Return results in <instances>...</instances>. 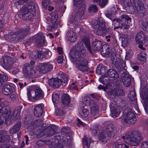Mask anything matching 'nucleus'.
Listing matches in <instances>:
<instances>
[{
    "label": "nucleus",
    "instance_id": "nucleus-16",
    "mask_svg": "<svg viewBox=\"0 0 148 148\" xmlns=\"http://www.w3.org/2000/svg\"><path fill=\"white\" fill-rule=\"evenodd\" d=\"M110 108L112 116L114 118L118 116L121 112L120 107L115 103H111L110 105Z\"/></svg>",
    "mask_w": 148,
    "mask_h": 148
},
{
    "label": "nucleus",
    "instance_id": "nucleus-40",
    "mask_svg": "<svg viewBox=\"0 0 148 148\" xmlns=\"http://www.w3.org/2000/svg\"><path fill=\"white\" fill-rule=\"evenodd\" d=\"M21 126L20 122H18L14 125L12 128L10 130V132L11 134L15 133L18 131Z\"/></svg>",
    "mask_w": 148,
    "mask_h": 148
},
{
    "label": "nucleus",
    "instance_id": "nucleus-30",
    "mask_svg": "<svg viewBox=\"0 0 148 148\" xmlns=\"http://www.w3.org/2000/svg\"><path fill=\"white\" fill-rule=\"evenodd\" d=\"M108 71L107 67L102 64H99L96 69V73L99 75L104 74Z\"/></svg>",
    "mask_w": 148,
    "mask_h": 148
},
{
    "label": "nucleus",
    "instance_id": "nucleus-33",
    "mask_svg": "<svg viewBox=\"0 0 148 148\" xmlns=\"http://www.w3.org/2000/svg\"><path fill=\"white\" fill-rule=\"evenodd\" d=\"M36 44L38 47L43 46L45 43V39L42 36L38 35L37 36L36 40Z\"/></svg>",
    "mask_w": 148,
    "mask_h": 148
},
{
    "label": "nucleus",
    "instance_id": "nucleus-21",
    "mask_svg": "<svg viewBox=\"0 0 148 148\" xmlns=\"http://www.w3.org/2000/svg\"><path fill=\"white\" fill-rule=\"evenodd\" d=\"M85 8L84 4L81 5V6L76 11V12L72 13L74 16L77 18V19L80 21L82 17L84 14V11Z\"/></svg>",
    "mask_w": 148,
    "mask_h": 148
},
{
    "label": "nucleus",
    "instance_id": "nucleus-61",
    "mask_svg": "<svg viewBox=\"0 0 148 148\" xmlns=\"http://www.w3.org/2000/svg\"><path fill=\"white\" fill-rule=\"evenodd\" d=\"M34 40V37H31L29 39H27V40L24 42V44L25 45H29L30 43L31 42Z\"/></svg>",
    "mask_w": 148,
    "mask_h": 148
},
{
    "label": "nucleus",
    "instance_id": "nucleus-25",
    "mask_svg": "<svg viewBox=\"0 0 148 148\" xmlns=\"http://www.w3.org/2000/svg\"><path fill=\"white\" fill-rule=\"evenodd\" d=\"M13 58L9 56H5L2 59V62L3 64V65L6 68H9L13 63Z\"/></svg>",
    "mask_w": 148,
    "mask_h": 148
},
{
    "label": "nucleus",
    "instance_id": "nucleus-2",
    "mask_svg": "<svg viewBox=\"0 0 148 148\" xmlns=\"http://www.w3.org/2000/svg\"><path fill=\"white\" fill-rule=\"evenodd\" d=\"M117 128L114 125H108L105 130L102 131L100 133L99 138L102 142L106 143L108 139V137H113L117 133Z\"/></svg>",
    "mask_w": 148,
    "mask_h": 148
},
{
    "label": "nucleus",
    "instance_id": "nucleus-27",
    "mask_svg": "<svg viewBox=\"0 0 148 148\" xmlns=\"http://www.w3.org/2000/svg\"><path fill=\"white\" fill-rule=\"evenodd\" d=\"M66 38L69 41L71 42H73L76 40L75 33L71 30H69L67 32Z\"/></svg>",
    "mask_w": 148,
    "mask_h": 148
},
{
    "label": "nucleus",
    "instance_id": "nucleus-47",
    "mask_svg": "<svg viewBox=\"0 0 148 148\" xmlns=\"http://www.w3.org/2000/svg\"><path fill=\"white\" fill-rule=\"evenodd\" d=\"M99 80L105 85H107L109 82V79L106 75H102L99 78Z\"/></svg>",
    "mask_w": 148,
    "mask_h": 148
},
{
    "label": "nucleus",
    "instance_id": "nucleus-35",
    "mask_svg": "<svg viewBox=\"0 0 148 148\" xmlns=\"http://www.w3.org/2000/svg\"><path fill=\"white\" fill-rule=\"evenodd\" d=\"M62 101L64 106H68L70 102V99L69 95L67 94H64L62 98Z\"/></svg>",
    "mask_w": 148,
    "mask_h": 148
},
{
    "label": "nucleus",
    "instance_id": "nucleus-44",
    "mask_svg": "<svg viewBox=\"0 0 148 148\" xmlns=\"http://www.w3.org/2000/svg\"><path fill=\"white\" fill-rule=\"evenodd\" d=\"M112 147L114 148H129V147L128 145H127L125 144H121L119 143H113L112 144Z\"/></svg>",
    "mask_w": 148,
    "mask_h": 148
},
{
    "label": "nucleus",
    "instance_id": "nucleus-54",
    "mask_svg": "<svg viewBox=\"0 0 148 148\" xmlns=\"http://www.w3.org/2000/svg\"><path fill=\"white\" fill-rule=\"evenodd\" d=\"M10 140V137L8 136H3L0 138V142L3 143L7 142Z\"/></svg>",
    "mask_w": 148,
    "mask_h": 148
},
{
    "label": "nucleus",
    "instance_id": "nucleus-58",
    "mask_svg": "<svg viewBox=\"0 0 148 148\" xmlns=\"http://www.w3.org/2000/svg\"><path fill=\"white\" fill-rule=\"evenodd\" d=\"M90 99L89 97H86L84 99V103L86 105H90L91 103H90Z\"/></svg>",
    "mask_w": 148,
    "mask_h": 148
},
{
    "label": "nucleus",
    "instance_id": "nucleus-34",
    "mask_svg": "<svg viewBox=\"0 0 148 148\" xmlns=\"http://www.w3.org/2000/svg\"><path fill=\"white\" fill-rule=\"evenodd\" d=\"M107 73V75L110 77L114 79V78H118L119 77V75L116 71H114L113 69L108 70Z\"/></svg>",
    "mask_w": 148,
    "mask_h": 148
},
{
    "label": "nucleus",
    "instance_id": "nucleus-14",
    "mask_svg": "<svg viewBox=\"0 0 148 148\" xmlns=\"http://www.w3.org/2000/svg\"><path fill=\"white\" fill-rule=\"evenodd\" d=\"M56 132L53 130V128L51 126H48L43 132L41 131L38 133L36 136L37 138L43 137L45 138L47 137L50 136L55 135Z\"/></svg>",
    "mask_w": 148,
    "mask_h": 148
},
{
    "label": "nucleus",
    "instance_id": "nucleus-15",
    "mask_svg": "<svg viewBox=\"0 0 148 148\" xmlns=\"http://www.w3.org/2000/svg\"><path fill=\"white\" fill-rule=\"evenodd\" d=\"M134 6L138 13L139 17L144 16L145 13V10L144 4L139 0H134Z\"/></svg>",
    "mask_w": 148,
    "mask_h": 148
},
{
    "label": "nucleus",
    "instance_id": "nucleus-64",
    "mask_svg": "<svg viewBox=\"0 0 148 148\" xmlns=\"http://www.w3.org/2000/svg\"><path fill=\"white\" fill-rule=\"evenodd\" d=\"M141 148H148V142L145 141L141 143Z\"/></svg>",
    "mask_w": 148,
    "mask_h": 148
},
{
    "label": "nucleus",
    "instance_id": "nucleus-42",
    "mask_svg": "<svg viewBox=\"0 0 148 148\" xmlns=\"http://www.w3.org/2000/svg\"><path fill=\"white\" fill-rule=\"evenodd\" d=\"M128 97L130 100L132 101H135L136 103V94L135 91L130 92L128 94Z\"/></svg>",
    "mask_w": 148,
    "mask_h": 148
},
{
    "label": "nucleus",
    "instance_id": "nucleus-52",
    "mask_svg": "<svg viewBox=\"0 0 148 148\" xmlns=\"http://www.w3.org/2000/svg\"><path fill=\"white\" fill-rule=\"evenodd\" d=\"M129 38L126 36H124L121 38V43L123 46H127L128 43Z\"/></svg>",
    "mask_w": 148,
    "mask_h": 148
},
{
    "label": "nucleus",
    "instance_id": "nucleus-3",
    "mask_svg": "<svg viewBox=\"0 0 148 148\" xmlns=\"http://www.w3.org/2000/svg\"><path fill=\"white\" fill-rule=\"evenodd\" d=\"M123 116L121 119V121L124 125H133L136 122L137 119L135 112L132 109L126 108L123 112Z\"/></svg>",
    "mask_w": 148,
    "mask_h": 148
},
{
    "label": "nucleus",
    "instance_id": "nucleus-37",
    "mask_svg": "<svg viewBox=\"0 0 148 148\" xmlns=\"http://www.w3.org/2000/svg\"><path fill=\"white\" fill-rule=\"evenodd\" d=\"M79 22L80 21L77 19V18L74 16L73 14H72L69 20V22L72 24L73 27H75L77 26Z\"/></svg>",
    "mask_w": 148,
    "mask_h": 148
},
{
    "label": "nucleus",
    "instance_id": "nucleus-63",
    "mask_svg": "<svg viewBox=\"0 0 148 148\" xmlns=\"http://www.w3.org/2000/svg\"><path fill=\"white\" fill-rule=\"evenodd\" d=\"M133 55V51L130 49L126 53V56L128 58H130Z\"/></svg>",
    "mask_w": 148,
    "mask_h": 148
},
{
    "label": "nucleus",
    "instance_id": "nucleus-7",
    "mask_svg": "<svg viewBox=\"0 0 148 148\" xmlns=\"http://www.w3.org/2000/svg\"><path fill=\"white\" fill-rule=\"evenodd\" d=\"M82 56H79L78 58H73L74 61H71L75 62L77 65L78 69L83 71L85 72L88 70V62L87 60Z\"/></svg>",
    "mask_w": 148,
    "mask_h": 148
},
{
    "label": "nucleus",
    "instance_id": "nucleus-45",
    "mask_svg": "<svg viewBox=\"0 0 148 148\" xmlns=\"http://www.w3.org/2000/svg\"><path fill=\"white\" fill-rule=\"evenodd\" d=\"M89 112L88 109L83 108L82 111L79 112L80 116L83 118L87 117L89 114Z\"/></svg>",
    "mask_w": 148,
    "mask_h": 148
},
{
    "label": "nucleus",
    "instance_id": "nucleus-53",
    "mask_svg": "<svg viewBox=\"0 0 148 148\" xmlns=\"http://www.w3.org/2000/svg\"><path fill=\"white\" fill-rule=\"evenodd\" d=\"M49 18H51V22H53L55 20H56L58 18V16L56 13H52L49 15Z\"/></svg>",
    "mask_w": 148,
    "mask_h": 148
},
{
    "label": "nucleus",
    "instance_id": "nucleus-13",
    "mask_svg": "<svg viewBox=\"0 0 148 148\" xmlns=\"http://www.w3.org/2000/svg\"><path fill=\"white\" fill-rule=\"evenodd\" d=\"M35 9V3L32 1L29 2L24 5L21 9L22 17H25L31 12H34Z\"/></svg>",
    "mask_w": 148,
    "mask_h": 148
},
{
    "label": "nucleus",
    "instance_id": "nucleus-57",
    "mask_svg": "<svg viewBox=\"0 0 148 148\" xmlns=\"http://www.w3.org/2000/svg\"><path fill=\"white\" fill-rule=\"evenodd\" d=\"M55 114L58 116H62L64 114V112L63 110L58 109L56 110Z\"/></svg>",
    "mask_w": 148,
    "mask_h": 148
},
{
    "label": "nucleus",
    "instance_id": "nucleus-48",
    "mask_svg": "<svg viewBox=\"0 0 148 148\" xmlns=\"http://www.w3.org/2000/svg\"><path fill=\"white\" fill-rule=\"evenodd\" d=\"M112 94L115 96H123L124 93L122 89L119 88L114 89L112 92Z\"/></svg>",
    "mask_w": 148,
    "mask_h": 148
},
{
    "label": "nucleus",
    "instance_id": "nucleus-36",
    "mask_svg": "<svg viewBox=\"0 0 148 148\" xmlns=\"http://www.w3.org/2000/svg\"><path fill=\"white\" fill-rule=\"evenodd\" d=\"M33 69L32 66L27 63L25 64L24 65L23 71L24 73L27 75H29L32 71Z\"/></svg>",
    "mask_w": 148,
    "mask_h": 148
},
{
    "label": "nucleus",
    "instance_id": "nucleus-26",
    "mask_svg": "<svg viewBox=\"0 0 148 148\" xmlns=\"http://www.w3.org/2000/svg\"><path fill=\"white\" fill-rule=\"evenodd\" d=\"M91 138L88 136H84L83 139V143L84 145H85L88 147H93L92 146L94 144H96L97 142V141H92Z\"/></svg>",
    "mask_w": 148,
    "mask_h": 148
},
{
    "label": "nucleus",
    "instance_id": "nucleus-8",
    "mask_svg": "<svg viewBox=\"0 0 148 148\" xmlns=\"http://www.w3.org/2000/svg\"><path fill=\"white\" fill-rule=\"evenodd\" d=\"M32 88L34 89L35 92V95L33 96L31 94V90L27 88V95L28 99L29 100H31L32 98L35 100L42 99L43 97L44 93L41 89L38 87L35 86H31Z\"/></svg>",
    "mask_w": 148,
    "mask_h": 148
},
{
    "label": "nucleus",
    "instance_id": "nucleus-59",
    "mask_svg": "<svg viewBox=\"0 0 148 148\" xmlns=\"http://www.w3.org/2000/svg\"><path fill=\"white\" fill-rule=\"evenodd\" d=\"M50 3V1L49 0H43L42 3L43 6L45 8H46Z\"/></svg>",
    "mask_w": 148,
    "mask_h": 148
},
{
    "label": "nucleus",
    "instance_id": "nucleus-28",
    "mask_svg": "<svg viewBox=\"0 0 148 148\" xmlns=\"http://www.w3.org/2000/svg\"><path fill=\"white\" fill-rule=\"evenodd\" d=\"M102 43L101 41L95 39L92 44V49L95 51H99L102 47Z\"/></svg>",
    "mask_w": 148,
    "mask_h": 148
},
{
    "label": "nucleus",
    "instance_id": "nucleus-41",
    "mask_svg": "<svg viewBox=\"0 0 148 148\" xmlns=\"http://www.w3.org/2000/svg\"><path fill=\"white\" fill-rule=\"evenodd\" d=\"M146 54L144 51H142L137 55V58L139 61L141 62H144L146 61Z\"/></svg>",
    "mask_w": 148,
    "mask_h": 148
},
{
    "label": "nucleus",
    "instance_id": "nucleus-43",
    "mask_svg": "<svg viewBox=\"0 0 148 148\" xmlns=\"http://www.w3.org/2000/svg\"><path fill=\"white\" fill-rule=\"evenodd\" d=\"M8 101L4 100L3 99H0V110H1L3 109H5V108L8 107L7 106L8 104Z\"/></svg>",
    "mask_w": 148,
    "mask_h": 148
},
{
    "label": "nucleus",
    "instance_id": "nucleus-12",
    "mask_svg": "<svg viewBox=\"0 0 148 148\" xmlns=\"http://www.w3.org/2000/svg\"><path fill=\"white\" fill-rule=\"evenodd\" d=\"M140 95L144 102L148 104V84L146 81H141Z\"/></svg>",
    "mask_w": 148,
    "mask_h": 148
},
{
    "label": "nucleus",
    "instance_id": "nucleus-62",
    "mask_svg": "<svg viewBox=\"0 0 148 148\" xmlns=\"http://www.w3.org/2000/svg\"><path fill=\"white\" fill-rule=\"evenodd\" d=\"M123 3L125 6H129L131 5V0H123Z\"/></svg>",
    "mask_w": 148,
    "mask_h": 148
},
{
    "label": "nucleus",
    "instance_id": "nucleus-55",
    "mask_svg": "<svg viewBox=\"0 0 148 148\" xmlns=\"http://www.w3.org/2000/svg\"><path fill=\"white\" fill-rule=\"evenodd\" d=\"M73 1L74 5L76 7H78L80 5H82L81 4L83 2L84 0H73Z\"/></svg>",
    "mask_w": 148,
    "mask_h": 148
},
{
    "label": "nucleus",
    "instance_id": "nucleus-24",
    "mask_svg": "<svg viewBox=\"0 0 148 148\" xmlns=\"http://www.w3.org/2000/svg\"><path fill=\"white\" fill-rule=\"evenodd\" d=\"M22 108V107L21 106L18 107L10 116V118L13 121L20 119L21 118L20 113Z\"/></svg>",
    "mask_w": 148,
    "mask_h": 148
},
{
    "label": "nucleus",
    "instance_id": "nucleus-1",
    "mask_svg": "<svg viewBox=\"0 0 148 148\" xmlns=\"http://www.w3.org/2000/svg\"><path fill=\"white\" fill-rule=\"evenodd\" d=\"M141 135L137 131L130 132L126 134L125 136H123L122 138L130 145L136 146L140 143L141 139Z\"/></svg>",
    "mask_w": 148,
    "mask_h": 148
},
{
    "label": "nucleus",
    "instance_id": "nucleus-10",
    "mask_svg": "<svg viewBox=\"0 0 148 148\" xmlns=\"http://www.w3.org/2000/svg\"><path fill=\"white\" fill-rule=\"evenodd\" d=\"M94 28L96 34L98 36H101L103 33L107 32L109 31V29L106 26L104 20L101 18L97 21V24L94 26Z\"/></svg>",
    "mask_w": 148,
    "mask_h": 148
},
{
    "label": "nucleus",
    "instance_id": "nucleus-23",
    "mask_svg": "<svg viewBox=\"0 0 148 148\" xmlns=\"http://www.w3.org/2000/svg\"><path fill=\"white\" fill-rule=\"evenodd\" d=\"M61 81L58 78H52L49 80L48 83L50 86L54 88H58L62 85Z\"/></svg>",
    "mask_w": 148,
    "mask_h": 148
},
{
    "label": "nucleus",
    "instance_id": "nucleus-6",
    "mask_svg": "<svg viewBox=\"0 0 148 148\" xmlns=\"http://www.w3.org/2000/svg\"><path fill=\"white\" fill-rule=\"evenodd\" d=\"M82 42H78L75 47H73L70 53L71 61H74L73 58H78L79 56H83L85 53L86 50Z\"/></svg>",
    "mask_w": 148,
    "mask_h": 148
},
{
    "label": "nucleus",
    "instance_id": "nucleus-11",
    "mask_svg": "<svg viewBox=\"0 0 148 148\" xmlns=\"http://www.w3.org/2000/svg\"><path fill=\"white\" fill-rule=\"evenodd\" d=\"M44 53L40 50L37 51L31 54L30 56L34 59L38 58L39 60L42 61L44 58H49L51 56V52L48 49L46 50Z\"/></svg>",
    "mask_w": 148,
    "mask_h": 148
},
{
    "label": "nucleus",
    "instance_id": "nucleus-31",
    "mask_svg": "<svg viewBox=\"0 0 148 148\" xmlns=\"http://www.w3.org/2000/svg\"><path fill=\"white\" fill-rule=\"evenodd\" d=\"M101 51L103 56H107V55L109 54L112 50L110 49L108 45H104L102 46Z\"/></svg>",
    "mask_w": 148,
    "mask_h": 148
},
{
    "label": "nucleus",
    "instance_id": "nucleus-18",
    "mask_svg": "<svg viewBox=\"0 0 148 148\" xmlns=\"http://www.w3.org/2000/svg\"><path fill=\"white\" fill-rule=\"evenodd\" d=\"M90 107L91 110V114L88 117V119L90 121H92L93 119L96 118V117L94 115H96L98 112V107L97 105L93 102H91L90 104Z\"/></svg>",
    "mask_w": 148,
    "mask_h": 148
},
{
    "label": "nucleus",
    "instance_id": "nucleus-56",
    "mask_svg": "<svg viewBox=\"0 0 148 148\" xmlns=\"http://www.w3.org/2000/svg\"><path fill=\"white\" fill-rule=\"evenodd\" d=\"M108 2V0H101V1H100L99 5L101 8H103L106 6Z\"/></svg>",
    "mask_w": 148,
    "mask_h": 148
},
{
    "label": "nucleus",
    "instance_id": "nucleus-9",
    "mask_svg": "<svg viewBox=\"0 0 148 148\" xmlns=\"http://www.w3.org/2000/svg\"><path fill=\"white\" fill-rule=\"evenodd\" d=\"M111 60L118 72H120L123 71V73L127 72L126 71L127 67L125 66V64L123 60L114 56L111 58Z\"/></svg>",
    "mask_w": 148,
    "mask_h": 148
},
{
    "label": "nucleus",
    "instance_id": "nucleus-49",
    "mask_svg": "<svg viewBox=\"0 0 148 148\" xmlns=\"http://www.w3.org/2000/svg\"><path fill=\"white\" fill-rule=\"evenodd\" d=\"M52 100L54 103H57L60 101V97L57 93H54L52 96Z\"/></svg>",
    "mask_w": 148,
    "mask_h": 148
},
{
    "label": "nucleus",
    "instance_id": "nucleus-20",
    "mask_svg": "<svg viewBox=\"0 0 148 148\" xmlns=\"http://www.w3.org/2000/svg\"><path fill=\"white\" fill-rule=\"evenodd\" d=\"M14 91V87L8 84H6L2 88L3 94L6 96L13 94Z\"/></svg>",
    "mask_w": 148,
    "mask_h": 148
},
{
    "label": "nucleus",
    "instance_id": "nucleus-38",
    "mask_svg": "<svg viewBox=\"0 0 148 148\" xmlns=\"http://www.w3.org/2000/svg\"><path fill=\"white\" fill-rule=\"evenodd\" d=\"M82 41L85 44V46L88 49L90 53H91V48L89 38L84 37L83 38Z\"/></svg>",
    "mask_w": 148,
    "mask_h": 148
},
{
    "label": "nucleus",
    "instance_id": "nucleus-39",
    "mask_svg": "<svg viewBox=\"0 0 148 148\" xmlns=\"http://www.w3.org/2000/svg\"><path fill=\"white\" fill-rule=\"evenodd\" d=\"M5 109L3 110V109L1 110V113H2L3 116H4V120L5 121H6L9 117V116L10 114V111L8 107L5 108Z\"/></svg>",
    "mask_w": 148,
    "mask_h": 148
},
{
    "label": "nucleus",
    "instance_id": "nucleus-60",
    "mask_svg": "<svg viewBox=\"0 0 148 148\" xmlns=\"http://www.w3.org/2000/svg\"><path fill=\"white\" fill-rule=\"evenodd\" d=\"M43 121L41 119L36 120L34 121V123L38 126H42Z\"/></svg>",
    "mask_w": 148,
    "mask_h": 148
},
{
    "label": "nucleus",
    "instance_id": "nucleus-50",
    "mask_svg": "<svg viewBox=\"0 0 148 148\" xmlns=\"http://www.w3.org/2000/svg\"><path fill=\"white\" fill-rule=\"evenodd\" d=\"M61 76L62 78L60 79L62 80L61 82L62 85L64 86L66 85L65 83L68 82V78L64 74H62Z\"/></svg>",
    "mask_w": 148,
    "mask_h": 148
},
{
    "label": "nucleus",
    "instance_id": "nucleus-29",
    "mask_svg": "<svg viewBox=\"0 0 148 148\" xmlns=\"http://www.w3.org/2000/svg\"><path fill=\"white\" fill-rule=\"evenodd\" d=\"M146 37L143 32L142 31L139 32L137 34L136 37V41L137 44L143 43V41L145 40Z\"/></svg>",
    "mask_w": 148,
    "mask_h": 148
},
{
    "label": "nucleus",
    "instance_id": "nucleus-4",
    "mask_svg": "<svg viewBox=\"0 0 148 148\" xmlns=\"http://www.w3.org/2000/svg\"><path fill=\"white\" fill-rule=\"evenodd\" d=\"M30 27L28 26L26 29H21L14 33L9 34L8 38L9 41L13 42L21 41L29 33Z\"/></svg>",
    "mask_w": 148,
    "mask_h": 148
},
{
    "label": "nucleus",
    "instance_id": "nucleus-22",
    "mask_svg": "<svg viewBox=\"0 0 148 148\" xmlns=\"http://www.w3.org/2000/svg\"><path fill=\"white\" fill-rule=\"evenodd\" d=\"M85 8L84 4L81 5V6L76 11V12L72 13L74 16L77 18V19L80 21L82 17L84 14V11Z\"/></svg>",
    "mask_w": 148,
    "mask_h": 148
},
{
    "label": "nucleus",
    "instance_id": "nucleus-19",
    "mask_svg": "<svg viewBox=\"0 0 148 148\" xmlns=\"http://www.w3.org/2000/svg\"><path fill=\"white\" fill-rule=\"evenodd\" d=\"M128 73L125 72L123 73L121 78L124 86L126 87L130 86L131 83V79L130 75L128 74Z\"/></svg>",
    "mask_w": 148,
    "mask_h": 148
},
{
    "label": "nucleus",
    "instance_id": "nucleus-17",
    "mask_svg": "<svg viewBox=\"0 0 148 148\" xmlns=\"http://www.w3.org/2000/svg\"><path fill=\"white\" fill-rule=\"evenodd\" d=\"M53 69L52 65L49 63H41L39 70L40 72L45 73L51 71Z\"/></svg>",
    "mask_w": 148,
    "mask_h": 148
},
{
    "label": "nucleus",
    "instance_id": "nucleus-51",
    "mask_svg": "<svg viewBox=\"0 0 148 148\" xmlns=\"http://www.w3.org/2000/svg\"><path fill=\"white\" fill-rule=\"evenodd\" d=\"M88 11V12L92 13L97 12L98 11V9L96 5H92L89 8Z\"/></svg>",
    "mask_w": 148,
    "mask_h": 148
},
{
    "label": "nucleus",
    "instance_id": "nucleus-32",
    "mask_svg": "<svg viewBox=\"0 0 148 148\" xmlns=\"http://www.w3.org/2000/svg\"><path fill=\"white\" fill-rule=\"evenodd\" d=\"M43 110L41 106L40 105L36 106L34 109V112L36 116L41 117L42 114Z\"/></svg>",
    "mask_w": 148,
    "mask_h": 148
},
{
    "label": "nucleus",
    "instance_id": "nucleus-46",
    "mask_svg": "<svg viewBox=\"0 0 148 148\" xmlns=\"http://www.w3.org/2000/svg\"><path fill=\"white\" fill-rule=\"evenodd\" d=\"M35 9L34 10V12H31L29 14L25 16V17H22L23 19L24 20H29L30 21H32V18L34 16L35 14Z\"/></svg>",
    "mask_w": 148,
    "mask_h": 148
},
{
    "label": "nucleus",
    "instance_id": "nucleus-5",
    "mask_svg": "<svg viewBox=\"0 0 148 148\" xmlns=\"http://www.w3.org/2000/svg\"><path fill=\"white\" fill-rule=\"evenodd\" d=\"M131 18L127 15H122L119 19H114L112 20L116 28L128 29L131 22Z\"/></svg>",
    "mask_w": 148,
    "mask_h": 148
}]
</instances>
